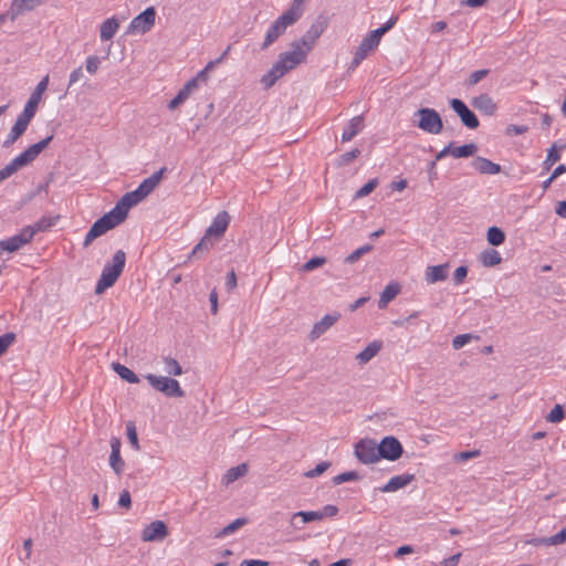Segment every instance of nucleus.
Wrapping results in <instances>:
<instances>
[{
	"instance_id": "nucleus-1",
	"label": "nucleus",
	"mask_w": 566,
	"mask_h": 566,
	"mask_svg": "<svg viewBox=\"0 0 566 566\" xmlns=\"http://www.w3.org/2000/svg\"><path fill=\"white\" fill-rule=\"evenodd\" d=\"M327 25L328 18L322 14L318 15L305 34L301 39L291 43L292 50L281 53L277 61L272 65L268 73L261 77V83L264 88L268 90L272 87L275 82L287 72L305 62L307 54L313 50L316 41L326 30Z\"/></svg>"
},
{
	"instance_id": "nucleus-2",
	"label": "nucleus",
	"mask_w": 566,
	"mask_h": 566,
	"mask_svg": "<svg viewBox=\"0 0 566 566\" xmlns=\"http://www.w3.org/2000/svg\"><path fill=\"white\" fill-rule=\"evenodd\" d=\"M144 199V196L137 188L126 192L109 212L102 216L92 224L85 235L83 247L87 248L95 239L123 223L127 218L128 210Z\"/></svg>"
},
{
	"instance_id": "nucleus-3",
	"label": "nucleus",
	"mask_w": 566,
	"mask_h": 566,
	"mask_svg": "<svg viewBox=\"0 0 566 566\" xmlns=\"http://www.w3.org/2000/svg\"><path fill=\"white\" fill-rule=\"evenodd\" d=\"M398 18L391 17L384 25L373 30L366 35L355 51L349 70H355L380 43L381 36L387 33L396 24Z\"/></svg>"
},
{
	"instance_id": "nucleus-4",
	"label": "nucleus",
	"mask_w": 566,
	"mask_h": 566,
	"mask_svg": "<svg viewBox=\"0 0 566 566\" xmlns=\"http://www.w3.org/2000/svg\"><path fill=\"white\" fill-rule=\"evenodd\" d=\"M53 135L29 146L23 153L13 158L8 165L0 169V176L3 180L11 177L19 169L31 164L51 143Z\"/></svg>"
},
{
	"instance_id": "nucleus-5",
	"label": "nucleus",
	"mask_w": 566,
	"mask_h": 566,
	"mask_svg": "<svg viewBox=\"0 0 566 566\" xmlns=\"http://www.w3.org/2000/svg\"><path fill=\"white\" fill-rule=\"evenodd\" d=\"M126 254L123 250H118L113 255L112 260L107 262L102 271L97 281L95 293L102 294L105 290L113 286L125 268Z\"/></svg>"
},
{
	"instance_id": "nucleus-6",
	"label": "nucleus",
	"mask_w": 566,
	"mask_h": 566,
	"mask_svg": "<svg viewBox=\"0 0 566 566\" xmlns=\"http://www.w3.org/2000/svg\"><path fill=\"white\" fill-rule=\"evenodd\" d=\"M300 18L286 10L281 14L269 28L264 41L261 44L262 50L269 49L281 35H283L287 27L293 25Z\"/></svg>"
},
{
	"instance_id": "nucleus-7",
	"label": "nucleus",
	"mask_w": 566,
	"mask_h": 566,
	"mask_svg": "<svg viewBox=\"0 0 566 566\" xmlns=\"http://www.w3.org/2000/svg\"><path fill=\"white\" fill-rule=\"evenodd\" d=\"M418 118L417 127L428 134L438 135L443 129V123L439 113L429 107L419 108L415 113Z\"/></svg>"
},
{
	"instance_id": "nucleus-8",
	"label": "nucleus",
	"mask_w": 566,
	"mask_h": 566,
	"mask_svg": "<svg viewBox=\"0 0 566 566\" xmlns=\"http://www.w3.org/2000/svg\"><path fill=\"white\" fill-rule=\"evenodd\" d=\"M146 379L153 388L163 392L167 397L181 398L185 396V391L181 389L178 380L174 378L148 374L146 375Z\"/></svg>"
},
{
	"instance_id": "nucleus-9",
	"label": "nucleus",
	"mask_w": 566,
	"mask_h": 566,
	"mask_svg": "<svg viewBox=\"0 0 566 566\" xmlns=\"http://www.w3.org/2000/svg\"><path fill=\"white\" fill-rule=\"evenodd\" d=\"M377 451L378 444L376 443L375 440L369 438L359 440L354 448V453L356 458L364 464H371L379 461L380 458L377 454Z\"/></svg>"
},
{
	"instance_id": "nucleus-10",
	"label": "nucleus",
	"mask_w": 566,
	"mask_h": 566,
	"mask_svg": "<svg viewBox=\"0 0 566 566\" xmlns=\"http://www.w3.org/2000/svg\"><path fill=\"white\" fill-rule=\"evenodd\" d=\"M403 452V448L399 440L392 436L385 437L379 443H378V451L377 454L380 459H386L389 461H396L398 460Z\"/></svg>"
},
{
	"instance_id": "nucleus-11",
	"label": "nucleus",
	"mask_w": 566,
	"mask_h": 566,
	"mask_svg": "<svg viewBox=\"0 0 566 566\" xmlns=\"http://www.w3.org/2000/svg\"><path fill=\"white\" fill-rule=\"evenodd\" d=\"M48 0H12L9 9L6 11V17L14 22L19 17L35 11L39 7L43 6Z\"/></svg>"
},
{
	"instance_id": "nucleus-12",
	"label": "nucleus",
	"mask_w": 566,
	"mask_h": 566,
	"mask_svg": "<svg viewBox=\"0 0 566 566\" xmlns=\"http://www.w3.org/2000/svg\"><path fill=\"white\" fill-rule=\"evenodd\" d=\"M155 20L156 10L154 7H148L132 20L128 27V32H139L144 34L151 30L155 25Z\"/></svg>"
},
{
	"instance_id": "nucleus-13",
	"label": "nucleus",
	"mask_w": 566,
	"mask_h": 566,
	"mask_svg": "<svg viewBox=\"0 0 566 566\" xmlns=\"http://www.w3.org/2000/svg\"><path fill=\"white\" fill-rule=\"evenodd\" d=\"M49 85V75H45L35 86L34 91L31 93L27 104L24 105L23 111L20 113L25 117L32 119L36 113L38 106L42 99L43 93L46 91Z\"/></svg>"
},
{
	"instance_id": "nucleus-14",
	"label": "nucleus",
	"mask_w": 566,
	"mask_h": 566,
	"mask_svg": "<svg viewBox=\"0 0 566 566\" xmlns=\"http://www.w3.org/2000/svg\"><path fill=\"white\" fill-rule=\"evenodd\" d=\"M451 108L458 114V116L461 119V123L470 128L475 129L479 127L480 122L476 117V115L467 106V104L459 99V98H452L450 101Z\"/></svg>"
},
{
	"instance_id": "nucleus-15",
	"label": "nucleus",
	"mask_w": 566,
	"mask_h": 566,
	"mask_svg": "<svg viewBox=\"0 0 566 566\" xmlns=\"http://www.w3.org/2000/svg\"><path fill=\"white\" fill-rule=\"evenodd\" d=\"M33 239V231L31 229H25V227L20 231V233L0 241V254L3 251L7 252H15L21 249L23 245L29 243Z\"/></svg>"
},
{
	"instance_id": "nucleus-16",
	"label": "nucleus",
	"mask_w": 566,
	"mask_h": 566,
	"mask_svg": "<svg viewBox=\"0 0 566 566\" xmlns=\"http://www.w3.org/2000/svg\"><path fill=\"white\" fill-rule=\"evenodd\" d=\"M168 535V528L163 521H154L148 524L142 533L144 542L163 541Z\"/></svg>"
},
{
	"instance_id": "nucleus-17",
	"label": "nucleus",
	"mask_w": 566,
	"mask_h": 566,
	"mask_svg": "<svg viewBox=\"0 0 566 566\" xmlns=\"http://www.w3.org/2000/svg\"><path fill=\"white\" fill-rule=\"evenodd\" d=\"M31 119L22 114L18 115V118L12 126L10 133L3 142V147L8 148L13 145L27 130Z\"/></svg>"
},
{
	"instance_id": "nucleus-18",
	"label": "nucleus",
	"mask_w": 566,
	"mask_h": 566,
	"mask_svg": "<svg viewBox=\"0 0 566 566\" xmlns=\"http://www.w3.org/2000/svg\"><path fill=\"white\" fill-rule=\"evenodd\" d=\"M340 315L338 313L327 314L321 321L314 324L312 331L308 334L311 340L319 338L326 333L338 319Z\"/></svg>"
},
{
	"instance_id": "nucleus-19",
	"label": "nucleus",
	"mask_w": 566,
	"mask_h": 566,
	"mask_svg": "<svg viewBox=\"0 0 566 566\" xmlns=\"http://www.w3.org/2000/svg\"><path fill=\"white\" fill-rule=\"evenodd\" d=\"M230 222V216L227 211L219 212L210 227L206 230L208 235H212L216 238V240H219L223 233L226 232L228 226Z\"/></svg>"
},
{
	"instance_id": "nucleus-20",
	"label": "nucleus",
	"mask_w": 566,
	"mask_h": 566,
	"mask_svg": "<svg viewBox=\"0 0 566 566\" xmlns=\"http://www.w3.org/2000/svg\"><path fill=\"white\" fill-rule=\"evenodd\" d=\"M109 465L117 475L123 473L125 467V462L120 457V440L115 437L111 439Z\"/></svg>"
},
{
	"instance_id": "nucleus-21",
	"label": "nucleus",
	"mask_w": 566,
	"mask_h": 566,
	"mask_svg": "<svg viewBox=\"0 0 566 566\" xmlns=\"http://www.w3.org/2000/svg\"><path fill=\"white\" fill-rule=\"evenodd\" d=\"M471 104L475 109L488 116L494 115L497 108L493 98L486 93L473 97Z\"/></svg>"
},
{
	"instance_id": "nucleus-22",
	"label": "nucleus",
	"mask_w": 566,
	"mask_h": 566,
	"mask_svg": "<svg viewBox=\"0 0 566 566\" xmlns=\"http://www.w3.org/2000/svg\"><path fill=\"white\" fill-rule=\"evenodd\" d=\"M321 520L322 514H318V511H300L292 514L290 525L295 530H302L304 524Z\"/></svg>"
},
{
	"instance_id": "nucleus-23",
	"label": "nucleus",
	"mask_w": 566,
	"mask_h": 566,
	"mask_svg": "<svg viewBox=\"0 0 566 566\" xmlns=\"http://www.w3.org/2000/svg\"><path fill=\"white\" fill-rule=\"evenodd\" d=\"M413 480L415 474L410 473L395 475L384 486L379 488V491L384 493L396 492L399 489L407 486Z\"/></svg>"
},
{
	"instance_id": "nucleus-24",
	"label": "nucleus",
	"mask_w": 566,
	"mask_h": 566,
	"mask_svg": "<svg viewBox=\"0 0 566 566\" xmlns=\"http://www.w3.org/2000/svg\"><path fill=\"white\" fill-rule=\"evenodd\" d=\"M471 166L482 175H496L501 171V166L499 164L480 156L472 160Z\"/></svg>"
},
{
	"instance_id": "nucleus-25",
	"label": "nucleus",
	"mask_w": 566,
	"mask_h": 566,
	"mask_svg": "<svg viewBox=\"0 0 566 566\" xmlns=\"http://www.w3.org/2000/svg\"><path fill=\"white\" fill-rule=\"evenodd\" d=\"M165 170H166V168L163 167L161 169L154 172L151 176H149L148 178L144 179L140 182V185L137 187V189L144 196V198L149 196L154 191V189L159 185Z\"/></svg>"
},
{
	"instance_id": "nucleus-26",
	"label": "nucleus",
	"mask_w": 566,
	"mask_h": 566,
	"mask_svg": "<svg viewBox=\"0 0 566 566\" xmlns=\"http://www.w3.org/2000/svg\"><path fill=\"white\" fill-rule=\"evenodd\" d=\"M165 170H166V168L163 167L161 169L154 172L151 176H149L148 178L144 179L140 182V185L137 187V189L144 196V198L149 196L154 191V189L159 185Z\"/></svg>"
},
{
	"instance_id": "nucleus-27",
	"label": "nucleus",
	"mask_w": 566,
	"mask_h": 566,
	"mask_svg": "<svg viewBox=\"0 0 566 566\" xmlns=\"http://www.w3.org/2000/svg\"><path fill=\"white\" fill-rule=\"evenodd\" d=\"M165 170H166V168L163 167L161 169L154 172L151 176H149L148 178L144 179L140 182V185L137 187V189L144 196V198L149 196L154 191V189L159 185Z\"/></svg>"
},
{
	"instance_id": "nucleus-28",
	"label": "nucleus",
	"mask_w": 566,
	"mask_h": 566,
	"mask_svg": "<svg viewBox=\"0 0 566 566\" xmlns=\"http://www.w3.org/2000/svg\"><path fill=\"white\" fill-rule=\"evenodd\" d=\"M448 263L428 266L424 273L427 283L434 284L437 282L444 281L448 277Z\"/></svg>"
},
{
	"instance_id": "nucleus-29",
	"label": "nucleus",
	"mask_w": 566,
	"mask_h": 566,
	"mask_svg": "<svg viewBox=\"0 0 566 566\" xmlns=\"http://www.w3.org/2000/svg\"><path fill=\"white\" fill-rule=\"evenodd\" d=\"M363 128H364L363 116L353 117L343 130L342 140L343 142L352 140L359 132L363 130Z\"/></svg>"
},
{
	"instance_id": "nucleus-30",
	"label": "nucleus",
	"mask_w": 566,
	"mask_h": 566,
	"mask_svg": "<svg viewBox=\"0 0 566 566\" xmlns=\"http://www.w3.org/2000/svg\"><path fill=\"white\" fill-rule=\"evenodd\" d=\"M119 28V22L116 18H108L102 24L99 29V38L102 41H108L114 38Z\"/></svg>"
},
{
	"instance_id": "nucleus-31",
	"label": "nucleus",
	"mask_w": 566,
	"mask_h": 566,
	"mask_svg": "<svg viewBox=\"0 0 566 566\" xmlns=\"http://www.w3.org/2000/svg\"><path fill=\"white\" fill-rule=\"evenodd\" d=\"M380 348L381 342L374 340L370 344H368L364 350L356 355V360L358 361V364L365 365L378 354Z\"/></svg>"
},
{
	"instance_id": "nucleus-32",
	"label": "nucleus",
	"mask_w": 566,
	"mask_h": 566,
	"mask_svg": "<svg viewBox=\"0 0 566 566\" xmlns=\"http://www.w3.org/2000/svg\"><path fill=\"white\" fill-rule=\"evenodd\" d=\"M212 238V235H208L207 232H205V235L192 249L190 258H200V255L203 252H208L217 241L216 239L213 240Z\"/></svg>"
},
{
	"instance_id": "nucleus-33",
	"label": "nucleus",
	"mask_w": 566,
	"mask_h": 566,
	"mask_svg": "<svg viewBox=\"0 0 566 566\" xmlns=\"http://www.w3.org/2000/svg\"><path fill=\"white\" fill-rule=\"evenodd\" d=\"M59 219V216H44L41 219H39L34 224L27 226L25 229H31L34 235L36 232H44L49 230L51 227L55 226Z\"/></svg>"
},
{
	"instance_id": "nucleus-34",
	"label": "nucleus",
	"mask_w": 566,
	"mask_h": 566,
	"mask_svg": "<svg viewBox=\"0 0 566 566\" xmlns=\"http://www.w3.org/2000/svg\"><path fill=\"white\" fill-rule=\"evenodd\" d=\"M479 260L484 266L491 268L500 264L502 261V256L496 250L486 249L483 252H481Z\"/></svg>"
},
{
	"instance_id": "nucleus-35",
	"label": "nucleus",
	"mask_w": 566,
	"mask_h": 566,
	"mask_svg": "<svg viewBox=\"0 0 566 566\" xmlns=\"http://www.w3.org/2000/svg\"><path fill=\"white\" fill-rule=\"evenodd\" d=\"M113 369L122 379L126 380L127 382H129V384L139 382L138 376L128 367H126L119 363H114Z\"/></svg>"
},
{
	"instance_id": "nucleus-36",
	"label": "nucleus",
	"mask_w": 566,
	"mask_h": 566,
	"mask_svg": "<svg viewBox=\"0 0 566 566\" xmlns=\"http://www.w3.org/2000/svg\"><path fill=\"white\" fill-rule=\"evenodd\" d=\"M478 151V146L473 143L465 144L462 146L455 147L454 145L451 148V156L454 158H468L473 156Z\"/></svg>"
},
{
	"instance_id": "nucleus-37",
	"label": "nucleus",
	"mask_w": 566,
	"mask_h": 566,
	"mask_svg": "<svg viewBox=\"0 0 566 566\" xmlns=\"http://www.w3.org/2000/svg\"><path fill=\"white\" fill-rule=\"evenodd\" d=\"M486 240L493 247H499L505 241V233L499 227H490L486 232Z\"/></svg>"
},
{
	"instance_id": "nucleus-38",
	"label": "nucleus",
	"mask_w": 566,
	"mask_h": 566,
	"mask_svg": "<svg viewBox=\"0 0 566 566\" xmlns=\"http://www.w3.org/2000/svg\"><path fill=\"white\" fill-rule=\"evenodd\" d=\"M398 293H399L398 285H394V284L387 285L380 294L378 306L380 308L385 307L390 301H392L397 296Z\"/></svg>"
},
{
	"instance_id": "nucleus-39",
	"label": "nucleus",
	"mask_w": 566,
	"mask_h": 566,
	"mask_svg": "<svg viewBox=\"0 0 566 566\" xmlns=\"http://www.w3.org/2000/svg\"><path fill=\"white\" fill-rule=\"evenodd\" d=\"M248 471V465L245 463L239 464L229 469L224 475L227 483H232L243 476Z\"/></svg>"
},
{
	"instance_id": "nucleus-40",
	"label": "nucleus",
	"mask_w": 566,
	"mask_h": 566,
	"mask_svg": "<svg viewBox=\"0 0 566 566\" xmlns=\"http://www.w3.org/2000/svg\"><path fill=\"white\" fill-rule=\"evenodd\" d=\"M163 360H164V365H165V371L168 375L180 376L182 374V368L175 358L167 356V357H164Z\"/></svg>"
},
{
	"instance_id": "nucleus-41",
	"label": "nucleus",
	"mask_w": 566,
	"mask_h": 566,
	"mask_svg": "<svg viewBox=\"0 0 566 566\" xmlns=\"http://www.w3.org/2000/svg\"><path fill=\"white\" fill-rule=\"evenodd\" d=\"M565 419V410L562 405H555L546 416V420L552 423L560 422Z\"/></svg>"
},
{
	"instance_id": "nucleus-42",
	"label": "nucleus",
	"mask_w": 566,
	"mask_h": 566,
	"mask_svg": "<svg viewBox=\"0 0 566 566\" xmlns=\"http://www.w3.org/2000/svg\"><path fill=\"white\" fill-rule=\"evenodd\" d=\"M371 244H365L358 249H356L354 252H352L349 255L345 258V263H354L357 260H359L364 254L370 252L373 250Z\"/></svg>"
},
{
	"instance_id": "nucleus-43",
	"label": "nucleus",
	"mask_w": 566,
	"mask_h": 566,
	"mask_svg": "<svg viewBox=\"0 0 566 566\" xmlns=\"http://www.w3.org/2000/svg\"><path fill=\"white\" fill-rule=\"evenodd\" d=\"M360 476L356 471H347L333 478V483L339 485L348 481H357Z\"/></svg>"
},
{
	"instance_id": "nucleus-44",
	"label": "nucleus",
	"mask_w": 566,
	"mask_h": 566,
	"mask_svg": "<svg viewBox=\"0 0 566 566\" xmlns=\"http://www.w3.org/2000/svg\"><path fill=\"white\" fill-rule=\"evenodd\" d=\"M490 73V70L488 69H482V70H478V71H474L464 82V84L467 86H473L475 84H478L482 78H484L485 76H488Z\"/></svg>"
},
{
	"instance_id": "nucleus-45",
	"label": "nucleus",
	"mask_w": 566,
	"mask_h": 566,
	"mask_svg": "<svg viewBox=\"0 0 566 566\" xmlns=\"http://www.w3.org/2000/svg\"><path fill=\"white\" fill-rule=\"evenodd\" d=\"M14 340L15 334L11 332L0 336V357L9 349Z\"/></svg>"
},
{
	"instance_id": "nucleus-46",
	"label": "nucleus",
	"mask_w": 566,
	"mask_h": 566,
	"mask_svg": "<svg viewBox=\"0 0 566 566\" xmlns=\"http://www.w3.org/2000/svg\"><path fill=\"white\" fill-rule=\"evenodd\" d=\"M359 155H360V150H359L358 148H354V149H352L350 151H347V153L343 154V155L338 158L337 166H338V167L347 166V165H348V164H350L354 159H356Z\"/></svg>"
},
{
	"instance_id": "nucleus-47",
	"label": "nucleus",
	"mask_w": 566,
	"mask_h": 566,
	"mask_svg": "<svg viewBox=\"0 0 566 566\" xmlns=\"http://www.w3.org/2000/svg\"><path fill=\"white\" fill-rule=\"evenodd\" d=\"M326 263V259L324 256H315L310 259L306 263L302 265V271L311 272Z\"/></svg>"
},
{
	"instance_id": "nucleus-48",
	"label": "nucleus",
	"mask_w": 566,
	"mask_h": 566,
	"mask_svg": "<svg viewBox=\"0 0 566 566\" xmlns=\"http://www.w3.org/2000/svg\"><path fill=\"white\" fill-rule=\"evenodd\" d=\"M479 339V336H474L472 334H461V335H457L453 339H452V347L454 349H460L462 348L464 345H467L471 339Z\"/></svg>"
},
{
	"instance_id": "nucleus-49",
	"label": "nucleus",
	"mask_w": 566,
	"mask_h": 566,
	"mask_svg": "<svg viewBox=\"0 0 566 566\" xmlns=\"http://www.w3.org/2000/svg\"><path fill=\"white\" fill-rule=\"evenodd\" d=\"M244 524H247V518L240 517L231 522L229 525H227L220 533L222 536L230 535L234 533L237 530L242 527Z\"/></svg>"
},
{
	"instance_id": "nucleus-50",
	"label": "nucleus",
	"mask_w": 566,
	"mask_h": 566,
	"mask_svg": "<svg viewBox=\"0 0 566 566\" xmlns=\"http://www.w3.org/2000/svg\"><path fill=\"white\" fill-rule=\"evenodd\" d=\"M378 180L371 179L367 184H365L361 188H359L355 195L356 198H363L368 196L370 192L374 191V189L377 187Z\"/></svg>"
},
{
	"instance_id": "nucleus-51",
	"label": "nucleus",
	"mask_w": 566,
	"mask_h": 566,
	"mask_svg": "<svg viewBox=\"0 0 566 566\" xmlns=\"http://www.w3.org/2000/svg\"><path fill=\"white\" fill-rule=\"evenodd\" d=\"M329 467H331V462H327V461L321 462L314 469L305 472L304 475L308 479L316 478V476L323 474Z\"/></svg>"
},
{
	"instance_id": "nucleus-52",
	"label": "nucleus",
	"mask_w": 566,
	"mask_h": 566,
	"mask_svg": "<svg viewBox=\"0 0 566 566\" xmlns=\"http://www.w3.org/2000/svg\"><path fill=\"white\" fill-rule=\"evenodd\" d=\"M126 430H127V438H128L129 443L132 444V447L135 450H139V442H138V437H137L135 426L132 422H129L126 426Z\"/></svg>"
},
{
	"instance_id": "nucleus-53",
	"label": "nucleus",
	"mask_w": 566,
	"mask_h": 566,
	"mask_svg": "<svg viewBox=\"0 0 566 566\" xmlns=\"http://www.w3.org/2000/svg\"><path fill=\"white\" fill-rule=\"evenodd\" d=\"M101 65V59L97 55H90L86 59L85 67L90 74H95Z\"/></svg>"
},
{
	"instance_id": "nucleus-54",
	"label": "nucleus",
	"mask_w": 566,
	"mask_h": 566,
	"mask_svg": "<svg viewBox=\"0 0 566 566\" xmlns=\"http://www.w3.org/2000/svg\"><path fill=\"white\" fill-rule=\"evenodd\" d=\"M543 542H545V545H559L566 542V532L564 530H560L558 533H556L553 536L546 537Z\"/></svg>"
},
{
	"instance_id": "nucleus-55",
	"label": "nucleus",
	"mask_w": 566,
	"mask_h": 566,
	"mask_svg": "<svg viewBox=\"0 0 566 566\" xmlns=\"http://www.w3.org/2000/svg\"><path fill=\"white\" fill-rule=\"evenodd\" d=\"M559 159H560V155H559V153L556 150L555 145H553V146L548 149L547 157H546V159H545V161H544V167H545V169H546V170H548V169L552 167V165H553L555 161L559 160Z\"/></svg>"
},
{
	"instance_id": "nucleus-56",
	"label": "nucleus",
	"mask_w": 566,
	"mask_h": 566,
	"mask_svg": "<svg viewBox=\"0 0 566 566\" xmlns=\"http://www.w3.org/2000/svg\"><path fill=\"white\" fill-rule=\"evenodd\" d=\"M528 130V127L525 125H514L511 124L506 127L505 133L509 136H516L525 134Z\"/></svg>"
},
{
	"instance_id": "nucleus-57",
	"label": "nucleus",
	"mask_w": 566,
	"mask_h": 566,
	"mask_svg": "<svg viewBox=\"0 0 566 566\" xmlns=\"http://www.w3.org/2000/svg\"><path fill=\"white\" fill-rule=\"evenodd\" d=\"M480 455L479 450H470V451H463L454 454L455 461H468L470 459L476 458Z\"/></svg>"
},
{
	"instance_id": "nucleus-58",
	"label": "nucleus",
	"mask_w": 566,
	"mask_h": 566,
	"mask_svg": "<svg viewBox=\"0 0 566 566\" xmlns=\"http://www.w3.org/2000/svg\"><path fill=\"white\" fill-rule=\"evenodd\" d=\"M468 275V268L464 266V265H461L459 268L455 269L454 273H453V281H454V284H461L464 279L467 277Z\"/></svg>"
},
{
	"instance_id": "nucleus-59",
	"label": "nucleus",
	"mask_w": 566,
	"mask_h": 566,
	"mask_svg": "<svg viewBox=\"0 0 566 566\" xmlns=\"http://www.w3.org/2000/svg\"><path fill=\"white\" fill-rule=\"evenodd\" d=\"M118 505L120 507H125V509H130L132 506V499H130V493L127 491V490H123L119 494V499H118Z\"/></svg>"
},
{
	"instance_id": "nucleus-60",
	"label": "nucleus",
	"mask_w": 566,
	"mask_h": 566,
	"mask_svg": "<svg viewBox=\"0 0 566 566\" xmlns=\"http://www.w3.org/2000/svg\"><path fill=\"white\" fill-rule=\"evenodd\" d=\"M303 2L304 0H293L291 7L287 10L296 14L297 18H301L303 14Z\"/></svg>"
},
{
	"instance_id": "nucleus-61",
	"label": "nucleus",
	"mask_w": 566,
	"mask_h": 566,
	"mask_svg": "<svg viewBox=\"0 0 566 566\" xmlns=\"http://www.w3.org/2000/svg\"><path fill=\"white\" fill-rule=\"evenodd\" d=\"M338 513V507L335 505H325L321 511H318V514H322V520L327 516H335Z\"/></svg>"
},
{
	"instance_id": "nucleus-62",
	"label": "nucleus",
	"mask_w": 566,
	"mask_h": 566,
	"mask_svg": "<svg viewBox=\"0 0 566 566\" xmlns=\"http://www.w3.org/2000/svg\"><path fill=\"white\" fill-rule=\"evenodd\" d=\"M82 76H83V70H82V66H78L77 69H75L74 71L71 72L67 86L71 87L73 84L78 82L82 78Z\"/></svg>"
},
{
	"instance_id": "nucleus-63",
	"label": "nucleus",
	"mask_w": 566,
	"mask_h": 566,
	"mask_svg": "<svg viewBox=\"0 0 566 566\" xmlns=\"http://www.w3.org/2000/svg\"><path fill=\"white\" fill-rule=\"evenodd\" d=\"M460 557H461V553H457L448 558H444L441 562V565L442 566H455L459 563Z\"/></svg>"
},
{
	"instance_id": "nucleus-64",
	"label": "nucleus",
	"mask_w": 566,
	"mask_h": 566,
	"mask_svg": "<svg viewBox=\"0 0 566 566\" xmlns=\"http://www.w3.org/2000/svg\"><path fill=\"white\" fill-rule=\"evenodd\" d=\"M243 566H269L270 563L262 559H244L241 562Z\"/></svg>"
}]
</instances>
